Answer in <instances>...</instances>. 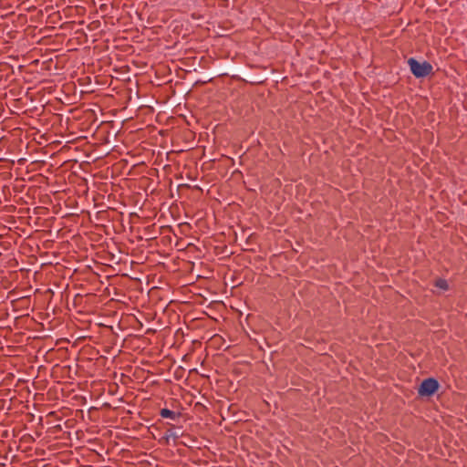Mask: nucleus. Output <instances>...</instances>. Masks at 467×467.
<instances>
[{"label": "nucleus", "instance_id": "nucleus-1", "mask_svg": "<svg viewBox=\"0 0 467 467\" xmlns=\"http://www.w3.org/2000/svg\"><path fill=\"white\" fill-rule=\"evenodd\" d=\"M408 65L412 75L417 78H425L432 72V66L428 61L420 62L414 57L408 59Z\"/></svg>", "mask_w": 467, "mask_h": 467}, {"label": "nucleus", "instance_id": "nucleus-2", "mask_svg": "<svg viewBox=\"0 0 467 467\" xmlns=\"http://www.w3.org/2000/svg\"><path fill=\"white\" fill-rule=\"evenodd\" d=\"M440 384L437 379L433 378L426 379L420 383L418 394L421 397H431L438 390Z\"/></svg>", "mask_w": 467, "mask_h": 467}, {"label": "nucleus", "instance_id": "nucleus-3", "mask_svg": "<svg viewBox=\"0 0 467 467\" xmlns=\"http://www.w3.org/2000/svg\"><path fill=\"white\" fill-rule=\"evenodd\" d=\"M160 415L162 417V418H165V419H171L172 420H176L180 418L181 416V413L180 412H175L173 410H171L169 409H161L160 410Z\"/></svg>", "mask_w": 467, "mask_h": 467}, {"label": "nucleus", "instance_id": "nucleus-4", "mask_svg": "<svg viewBox=\"0 0 467 467\" xmlns=\"http://www.w3.org/2000/svg\"><path fill=\"white\" fill-rule=\"evenodd\" d=\"M179 437H180V434L174 431V428H170L166 431L164 436L162 437V440L164 441L165 444H169L171 438H172L173 440H176Z\"/></svg>", "mask_w": 467, "mask_h": 467}, {"label": "nucleus", "instance_id": "nucleus-5", "mask_svg": "<svg viewBox=\"0 0 467 467\" xmlns=\"http://www.w3.org/2000/svg\"><path fill=\"white\" fill-rule=\"evenodd\" d=\"M434 285L440 289L447 291L449 289V285L446 279L439 278L435 281Z\"/></svg>", "mask_w": 467, "mask_h": 467}]
</instances>
